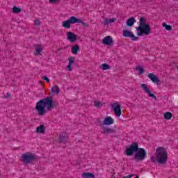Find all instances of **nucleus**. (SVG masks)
<instances>
[{"label": "nucleus", "mask_w": 178, "mask_h": 178, "mask_svg": "<svg viewBox=\"0 0 178 178\" xmlns=\"http://www.w3.org/2000/svg\"><path fill=\"white\" fill-rule=\"evenodd\" d=\"M150 160L153 163L165 165L168 162V152L163 147H159L156 149L154 154L150 156Z\"/></svg>", "instance_id": "obj_3"}, {"label": "nucleus", "mask_w": 178, "mask_h": 178, "mask_svg": "<svg viewBox=\"0 0 178 178\" xmlns=\"http://www.w3.org/2000/svg\"><path fill=\"white\" fill-rule=\"evenodd\" d=\"M77 22V17L72 16L70 17L68 19L63 21L61 23V26L64 29H70V24H75V23Z\"/></svg>", "instance_id": "obj_6"}, {"label": "nucleus", "mask_w": 178, "mask_h": 178, "mask_svg": "<svg viewBox=\"0 0 178 178\" xmlns=\"http://www.w3.org/2000/svg\"><path fill=\"white\" fill-rule=\"evenodd\" d=\"M134 152H136L135 159L137 161H144L147 158V151L143 148H138V143H137L131 144L126 150L127 156H131Z\"/></svg>", "instance_id": "obj_2"}, {"label": "nucleus", "mask_w": 178, "mask_h": 178, "mask_svg": "<svg viewBox=\"0 0 178 178\" xmlns=\"http://www.w3.org/2000/svg\"><path fill=\"white\" fill-rule=\"evenodd\" d=\"M111 109L114 111V113L117 118H120L122 115V107L120 106V104L119 102H115L113 103L111 105Z\"/></svg>", "instance_id": "obj_8"}, {"label": "nucleus", "mask_w": 178, "mask_h": 178, "mask_svg": "<svg viewBox=\"0 0 178 178\" xmlns=\"http://www.w3.org/2000/svg\"><path fill=\"white\" fill-rule=\"evenodd\" d=\"M76 23H81V24H83V26H84V27H88V24L84 22L83 20L79 19V18H76Z\"/></svg>", "instance_id": "obj_29"}, {"label": "nucleus", "mask_w": 178, "mask_h": 178, "mask_svg": "<svg viewBox=\"0 0 178 178\" xmlns=\"http://www.w3.org/2000/svg\"><path fill=\"white\" fill-rule=\"evenodd\" d=\"M48 1H49V3H50L51 5H55L60 2V0H48Z\"/></svg>", "instance_id": "obj_30"}, {"label": "nucleus", "mask_w": 178, "mask_h": 178, "mask_svg": "<svg viewBox=\"0 0 178 178\" xmlns=\"http://www.w3.org/2000/svg\"><path fill=\"white\" fill-rule=\"evenodd\" d=\"M140 88H142L145 94L148 95V97H149L150 98H153V99L156 101V96L154 95V93L151 92V88L148 86L147 83H142L140 85Z\"/></svg>", "instance_id": "obj_7"}, {"label": "nucleus", "mask_w": 178, "mask_h": 178, "mask_svg": "<svg viewBox=\"0 0 178 178\" xmlns=\"http://www.w3.org/2000/svg\"><path fill=\"white\" fill-rule=\"evenodd\" d=\"M113 38L111 36L107 35L102 39V44L104 45H108L112 47L113 45Z\"/></svg>", "instance_id": "obj_11"}, {"label": "nucleus", "mask_w": 178, "mask_h": 178, "mask_svg": "<svg viewBox=\"0 0 178 178\" xmlns=\"http://www.w3.org/2000/svg\"><path fill=\"white\" fill-rule=\"evenodd\" d=\"M82 178H95V175L90 172H84L81 175Z\"/></svg>", "instance_id": "obj_20"}, {"label": "nucleus", "mask_w": 178, "mask_h": 178, "mask_svg": "<svg viewBox=\"0 0 178 178\" xmlns=\"http://www.w3.org/2000/svg\"><path fill=\"white\" fill-rule=\"evenodd\" d=\"M113 123H115V120L111 116L105 117L103 121V124L104 126H111V124H113Z\"/></svg>", "instance_id": "obj_13"}, {"label": "nucleus", "mask_w": 178, "mask_h": 178, "mask_svg": "<svg viewBox=\"0 0 178 178\" xmlns=\"http://www.w3.org/2000/svg\"><path fill=\"white\" fill-rule=\"evenodd\" d=\"M35 55L38 56V55H41V54L42 53V51L44 50V47L41 44H37L35 47Z\"/></svg>", "instance_id": "obj_16"}, {"label": "nucleus", "mask_w": 178, "mask_h": 178, "mask_svg": "<svg viewBox=\"0 0 178 178\" xmlns=\"http://www.w3.org/2000/svg\"><path fill=\"white\" fill-rule=\"evenodd\" d=\"M33 24L35 26H40L41 25V21H40V19H36L34 20Z\"/></svg>", "instance_id": "obj_31"}, {"label": "nucleus", "mask_w": 178, "mask_h": 178, "mask_svg": "<svg viewBox=\"0 0 178 178\" xmlns=\"http://www.w3.org/2000/svg\"><path fill=\"white\" fill-rule=\"evenodd\" d=\"M118 19L115 17L113 18H104V26H109V24H112V23H115Z\"/></svg>", "instance_id": "obj_14"}, {"label": "nucleus", "mask_w": 178, "mask_h": 178, "mask_svg": "<svg viewBox=\"0 0 178 178\" xmlns=\"http://www.w3.org/2000/svg\"><path fill=\"white\" fill-rule=\"evenodd\" d=\"M71 51H72V54H73V55H77V54L80 52V47L77 44L74 45L71 48Z\"/></svg>", "instance_id": "obj_18"}, {"label": "nucleus", "mask_w": 178, "mask_h": 178, "mask_svg": "<svg viewBox=\"0 0 178 178\" xmlns=\"http://www.w3.org/2000/svg\"><path fill=\"white\" fill-rule=\"evenodd\" d=\"M51 92L53 94H58V92H60V89L59 88V86H54L51 88Z\"/></svg>", "instance_id": "obj_22"}, {"label": "nucleus", "mask_w": 178, "mask_h": 178, "mask_svg": "<svg viewBox=\"0 0 178 178\" xmlns=\"http://www.w3.org/2000/svg\"><path fill=\"white\" fill-rule=\"evenodd\" d=\"M36 133L38 134H44L45 133V126L44 124H41L37 127Z\"/></svg>", "instance_id": "obj_17"}, {"label": "nucleus", "mask_w": 178, "mask_h": 178, "mask_svg": "<svg viewBox=\"0 0 178 178\" xmlns=\"http://www.w3.org/2000/svg\"><path fill=\"white\" fill-rule=\"evenodd\" d=\"M13 12L16 14L20 13V12H22V8H20L19 7L14 6L13 8Z\"/></svg>", "instance_id": "obj_28"}, {"label": "nucleus", "mask_w": 178, "mask_h": 178, "mask_svg": "<svg viewBox=\"0 0 178 178\" xmlns=\"http://www.w3.org/2000/svg\"><path fill=\"white\" fill-rule=\"evenodd\" d=\"M134 23H136V18L131 17L127 19V26H128L129 27H131L132 26L134 25Z\"/></svg>", "instance_id": "obj_21"}, {"label": "nucleus", "mask_w": 178, "mask_h": 178, "mask_svg": "<svg viewBox=\"0 0 178 178\" xmlns=\"http://www.w3.org/2000/svg\"><path fill=\"white\" fill-rule=\"evenodd\" d=\"M136 34L138 37L145 35H149L151 34V26L147 24V21L143 17H140L139 20V25L136 27Z\"/></svg>", "instance_id": "obj_4"}, {"label": "nucleus", "mask_w": 178, "mask_h": 178, "mask_svg": "<svg viewBox=\"0 0 178 178\" xmlns=\"http://www.w3.org/2000/svg\"><path fill=\"white\" fill-rule=\"evenodd\" d=\"M100 68L102 70H109V69H111V65H109V64L103 63L101 65Z\"/></svg>", "instance_id": "obj_24"}, {"label": "nucleus", "mask_w": 178, "mask_h": 178, "mask_svg": "<svg viewBox=\"0 0 178 178\" xmlns=\"http://www.w3.org/2000/svg\"><path fill=\"white\" fill-rule=\"evenodd\" d=\"M33 161H35V155L31 152H27L22 155V162L27 165V163H31Z\"/></svg>", "instance_id": "obj_5"}, {"label": "nucleus", "mask_w": 178, "mask_h": 178, "mask_svg": "<svg viewBox=\"0 0 178 178\" xmlns=\"http://www.w3.org/2000/svg\"><path fill=\"white\" fill-rule=\"evenodd\" d=\"M42 79H43L45 81H47V83H49V81H50L49 79H48V76H42Z\"/></svg>", "instance_id": "obj_32"}, {"label": "nucleus", "mask_w": 178, "mask_h": 178, "mask_svg": "<svg viewBox=\"0 0 178 178\" xmlns=\"http://www.w3.org/2000/svg\"><path fill=\"white\" fill-rule=\"evenodd\" d=\"M172 116L173 115H172L170 112H166L164 113V119H166V120H170Z\"/></svg>", "instance_id": "obj_25"}, {"label": "nucleus", "mask_w": 178, "mask_h": 178, "mask_svg": "<svg viewBox=\"0 0 178 178\" xmlns=\"http://www.w3.org/2000/svg\"><path fill=\"white\" fill-rule=\"evenodd\" d=\"M54 108H55L54 100L51 97H47L38 102L35 109L39 116H44L47 111H52Z\"/></svg>", "instance_id": "obj_1"}, {"label": "nucleus", "mask_w": 178, "mask_h": 178, "mask_svg": "<svg viewBox=\"0 0 178 178\" xmlns=\"http://www.w3.org/2000/svg\"><path fill=\"white\" fill-rule=\"evenodd\" d=\"M66 37L70 42H76L77 41V35L73 32H67L66 33Z\"/></svg>", "instance_id": "obj_12"}, {"label": "nucleus", "mask_w": 178, "mask_h": 178, "mask_svg": "<svg viewBox=\"0 0 178 178\" xmlns=\"http://www.w3.org/2000/svg\"><path fill=\"white\" fill-rule=\"evenodd\" d=\"M162 26L165 28V30H167V31H170V30H172V26L168 25L165 22H163Z\"/></svg>", "instance_id": "obj_27"}, {"label": "nucleus", "mask_w": 178, "mask_h": 178, "mask_svg": "<svg viewBox=\"0 0 178 178\" xmlns=\"http://www.w3.org/2000/svg\"><path fill=\"white\" fill-rule=\"evenodd\" d=\"M93 104H94V106H95V108H102V105H104V103H102V102L99 101V100L94 101Z\"/></svg>", "instance_id": "obj_23"}, {"label": "nucleus", "mask_w": 178, "mask_h": 178, "mask_svg": "<svg viewBox=\"0 0 178 178\" xmlns=\"http://www.w3.org/2000/svg\"><path fill=\"white\" fill-rule=\"evenodd\" d=\"M122 35L123 37H129V38H131L132 41H138L139 40L138 37L135 36L134 33L129 30H123Z\"/></svg>", "instance_id": "obj_9"}, {"label": "nucleus", "mask_w": 178, "mask_h": 178, "mask_svg": "<svg viewBox=\"0 0 178 178\" xmlns=\"http://www.w3.org/2000/svg\"><path fill=\"white\" fill-rule=\"evenodd\" d=\"M136 70L138 72V74H143L145 72V70L141 66L136 67Z\"/></svg>", "instance_id": "obj_26"}, {"label": "nucleus", "mask_w": 178, "mask_h": 178, "mask_svg": "<svg viewBox=\"0 0 178 178\" xmlns=\"http://www.w3.org/2000/svg\"><path fill=\"white\" fill-rule=\"evenodd\" d=\"M58 141H60V143H62V141H63V136H60L58 138Z\"/></svg>", "instance_id": "obj_34"}, {"label": "nucleus", "mask_w": 178, "mask_h": 178, "mask_svg": "<svg viewBox=\"0 0 178 178\" xmlns=\"http://www.w3.org/2000/svg\"><path fill=\"white\" fill-rule=\"evenodd\" d=\"M148 77L152 81V83H156V84H158L161 81H159V79H158V76H156V75H155L154 74H149Z\"/></svg>", "instance_id": "obj_15"}, {"label": "nucleus", "mask_w": 178, "mask_h": 178, "mask_svg": "<svg viewBox=\"0 0 178 178\" xmlns=\"http://www.w3.org/2000/svg\"><path fill=\"white\" fill-rule=\"evenodd\" d=\"M115 129H111L108 127L103 128V133L104 134H113V133H115Z\"/></svg>", "instance_id": "obj_19"}, {"label": "nucleus", "mask_w": 178, "mask_h": 178, "mask_svg": "<svg viewBox=\"0 0 178 178\" xmlns=\"http://www.w3.org/2000/svg\"><path fill=\"white\" fill-rule=\"evenodd\" d=\"M134 176H135V175L134 174H131V175H127V176L124 177V178H131Z\"/></svg>", "instance_id": "obj_33"}, {"label": "nucleus", "mask_w": 178, "mask_h": 178, "mask_svg": "<svg viewBox=\"0 0 178 178\" xmlns=\"http://www.w3.org/2000/svg\"><path fill=\"white\" fill-rule=\"evenodd\" d=\"M76 63V57L74 56H70L68 57V64L66 67V70L67 72H72L73 70V65Z\"/></svg>", "instance_id": "obj_10"}]
</instances>
